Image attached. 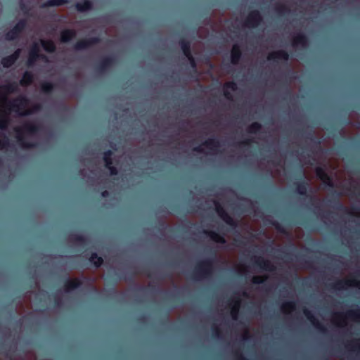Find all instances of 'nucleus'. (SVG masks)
Instances as JSON below:
<instances>
[{
  "instance_id": "f257e3e1",
  "label": "nucleus",
  "mask_w": 360,
  "mask_h": 360,
  "mask_svg": "<svg viewBox=\"0 0 360 360\" xmlns=\"http://www.w3.org/2000/svg\"><path fill=\"white\" fill-rule=\"evenodd\" d=\"M17 89L16 83H8L0 86V129L7 127L11 117L22 119L21 116L39 109V105L31 104L23 97H20L12 102L8 101V95Z\"/></svg>"
},
{
  "instance_id": "f03ea898",
  "label": "nucleus",
  "mask_w": 360,
  "mask_h": 360,
  "mask_svg": "<svg viewBox=\"0 0 360 360\" xmlns=\"http://www.w3.org/2000/svg\"><path fill=\"white\" fill-rule=\"evenodd\" d=\"M15 136L23 148L34 146L38 132V127L33 122H25L22 125L14 128Z\"/></svg>"
},
{
  "instance_id": "7ed1b4c3",
  "label": "nucleus",
  "mask_w": 360,
  "mask_h": 360,
  "mask_svg": "<svg viewBox=\"0 0 360 360\" xmlns=\"http://www.w3.org/2000/svg\"><path fill=\"white\" fill-rule=\"evenodd\" d=\"M360 322V309H352L347 313H335L332 317V322L338 327H345L349 321Z\"/></svg>"
},
{
  "instance_id": "20e7f679",
  "label": "nucleus",
  "mask_w": 360,
  "mask_h": 360,
  "mask_svg": "<svg viewBox=\"0 0 360 360\" xmlns=\"http://www.w3.org/2000/svg\"><path fill=\"white\" fill-rule=\"evenodd\" d=\"M40 46L49 52L53 51L55 49L54 44L51 41L40 40L39 43H34L29 53L28 65H32L39 58L46 61L45 56L39 54Z\"/></svg>"
},
{
  "instance_id": "39448f33",
  "label": "nucleus",
  "mask_w": 360,
  "mask_h": 360,
  "mask_svg": "<svg viewBox=\"0 0 360 360\" xmlns=\"http://www.w3.org/2000/svg\"><path fill=\"white\" fill-rule=\"evenodd\" d=\"M219 142L214 139H210L204 144L200 146L196 150L206 154H215L219 151Z\"/></svg>"
},
{
  "instance_id": "423d86ee",
  "label": "nucleus",
  "mask_w": 360,
  "mask_h": 360,
  "mask_svg": "<svg viewBox=\"0 0 360 360\" xmlns=\"http://www.w3.org/2000/svg\"><path fill=\"white\" fill-rule=\"evenodd\" d=\"M336 288L338 290L347 289L349 288H356L360 290V281L354 278H348L338 282Z\"/></svg>"
},
{
  "instance_id": "0eeeda50",
  "label": "nucleus",
  "mask_w": 360,
  "mask_h": 360,
  "mask_svg": "<svg viewBox=\"0 0 360 360\" xmlns=\"http://www.w3.org/2000/svg\"><path fill=\"white\" fill-rule=\"evenodd\" d=\"M261 20V16L258 11L251 12L245 22V25L250 27H256Z\"/></svg>"
},
{
  "instance_id": "6e6552de",
  "label": "nucleus",
  "mask_w": 360,
  "mask_h": 360,
  "mask_svg": "<svg viewBox=\"0 0 360 360\" xmlns=\"http://www.w3.org/2000/svg\"><path fill=\"white\" fill-rule=\"evenodd\" d=\"M25 26V21H20L15 27L6 34V39L11 40L15 39L18 34L24 29Z\"/></svg>"
},
{
  "instance_id": "1a4fd4ad",
  "label": "nucleus",
  "mask_w": 360,
  "mask_h": 360,
  "mask_svg": "<svg viewBox=\"0 0 360 360\" xmlns=\"http://www.w3.org/2000/svg\"><path fill=\"white\" fill-rule=\"evenodd\" d=\"M317 176L326 185L332 186V179L328 176L324 169L321 167H317L316 169Z\"/></svg>"
},
{
  "instance_id": "9d476101",
  "label": "nucleus",
  "mask_w": 360,
  "mask_h": 360,
  "mask_svg": "<svg viewBox=\"0 0 360 360\" xmlns=\"http://www.w3.org/2000/svg\"><path fill=\"white\" fill-rule=\"evenodd\" d=\"M288 58V55L286 52L283 51H274L271 53H269L268 56V60H287Z\"/></svg>"
},
{
  "instance_id": "9b49d317",
  "label": "nucleus",
  "mask_w": 360,
  "mask_h": 360,
  "mask_svg": "<svg viewBox=\"0 0 360 360\" xmlns=\"http://www.w3.org/2000/svg\"><path fill=\"white\" fill-rule=\"evenodd\" d=\"M217 212L220 217L227 224H233V219L219 205H215Z\"/></svg>"
},
{
  "instance_id": "f8f14e48",
  "label": "nucleus",
  "mask_w": 360,
  "mask_h": 360,
  "mask_svg": "<svg viewBox=\"0 0 360 360\" xmlns=\"http://www.w3.org/2000/svg\"><path fill=\"white\" fill-rule=\"evenodd\" d=\"M20 50L18 49L13 55L4 58L2 60V64L4 67L8 68L11 66L13 63L17 60V58L19 57Z\"/></svg>"
},
{
  "instance_id": "ddd939ff",
  "label": "nucleus",
  "mask_w": 360,
  "mask_h": 360,
  "mask_svg": "<svg viewBox=\"0 0 360 360\" xmlns=\"http://www.w3.org/2000/svg\"><path fill=\"white\" fill-rule=\"evenodd\" d=\"M236 90V84L233 82H227L224 87V96L228 99H232L233 96L231 92Z\"/></svg>"
},
{
  "instance_id": "4468645a",
  "label": "nucleus",
  "mask_w": 360,
  "mask_h": 360,
  "mask_svg": "<svg viewBox=\"0 0 360 360\" xmlns=\"http://www.w3.org/2000/svg\"><path fill=\"white\" fill-rule=\"evenodd\" d=\"M181 49L184 53V55L188 58L190 60V63L193 67H195V62L193 56L191 54L189 50V44L185 41H182L181 43Z\"/></svg>"
},
{
  "instance_id": "2eb2a0df",
  "label": "nucleus",
  "mask_w": 360,
  "mask_h": 360,
  "mask_svg": "<svg viewBox=\"0 0 360 360\" xmlns=\"http://www.w3.org/2000/svg\"><path fill=\"white\" fill-rule=\"evenodd\" d=\"M111 155L112 152L108 150L104 154V160L105 162V166L109 169L111 174H116L117 170L115 167H112V161H111Z\"/></svg>"
},
{
  "instance_id": "dca6fc26",
  "label": "nucleus",
  "mask_w": 360,
  "mask_h": 360,
  "mask_svg": "<svg viewBox=\"0 0 360 360\" xmlns=\"http://www.w3.org/2000/svg\"><path fill=\"white\" fill-rule=\"evenodd\" d=\"M292 44L295 47H304L307 44L306 37L301 34H298L294 37Z\"/></svg>"
},
{
  "instance_id": "f3484780",
  "label": "nucleus",
  "mask_w": 360,
  "mask_h": 360,
  "mask_svg": "<svg viewBox=\"0 0 360 360\" xmlns=\"http://www.w3.org/2000/svg\"><path fill=\"white\" fill-rule=\"evenodd\" d=\"M240 306V300L239 299L236 300L231 304V315L233 320H236Z\"/></svg>"
},
{
  "instance_id": "a211bd4d",
  "label": "nucleus",
  "mask_w": 360,
  "mask_h": 360,
  "mask_svg": "<svg viewBox=\"0 0 360 360\" xmlns=\"http://www.w3.org/2000/svg\"><path fill=\"white\" fill-rule=\"evenodd\" d=\"M304 314L307 319L311 323V324L314 326H315L317 328H321V324L319 323V321H317L316 319L314 317L313 313L311 311L305 309L304 310Z\"/></svg>"
},
{
  "instance_id": "6ab92c4d",
  "label": "nucleus",
  "mask_w": 360,
  "mask_h": 360,
  "mask_svg": "<svg viewBox=\"0 0 360 360\" xmlns=\"http://www.w3.org/2000/svg\"><path fill=\"white\" fill-rule=\"evenodd\" d=\"M240 57V50L238 45H234L231 50V62L236 64Z\"/></svg>"
},
{
  "instance_id": "aec40b11",
  "label": "nucleus",
  "mask_w": 360,
  "mask_h": 360,
  "mask_svg": "<svg viewBox=\"0 0 360 360\" xmlns=\"http://www.w3.org/2000/svg\"><path fill=\"white\" fill-rule=\"evenodd\" d=\"M81 284V282L78 279H71L67 281L65 284V291L69 292L76 288H77Z\"/></svg>"
},
{
  "instance_id": "412c9836",
  "label": "nucleus",
  "mask_w": 360,
  "mask_h": 360,
  "mask_svg": "<svg viewBox=\"0 0 360 360\" xmlns=\"http://www.w3.org/2000/svg\"><path fill=\"white\" fill-rule=\"evenodd\" d=\"M75 36V32L70 30H67L61 33V41L63 42L68 41Z\"/></svg>"
},
{
  "instance_id": "4be33fe9",
  "label": "nucleus",
  "mask_w": 360,
  "mask_h": 360,
  "mask_svg": "<svg viewBox=\"0 0 360 360\" xmlns=\"http://www.w3.org/2000/svg\"><path fill=\"white\" fill-rule=\"evenodd\" d=\"M76 6H77V8L78 11H86L89 10L91 8L92 4L90 1L85 0L82 3H77Z\"/></svg>"
},
{
  "instance_id": "5701e85b",
  "label": "nucleus",
  "mask_w": 360,
  "mask_h": 360,
  "mask_svg": "<svg viewBox=\"0 0 360 360\" xmlns=\"http://www.w3.org/2000/svg\"><path fill=\"white\" fill-rule=\"evenodd\" d=\"M295 303H293L292 302H285L283 304V305L281 307V309H282L283 312L285 313V314H290L295 309Z\"/></svg>"
},
{
  "instance_id": "b1692460",
  "label": "nucleus",
  "mask_w": 360,
  "mask_h": 360,
  "mask_svg": "<svg viewBox=\"0 0 360 360\" xmlns=\"http://www.w3.org/2000/svg\"><path fill=\"white\" fill-rule=\"evenodd\" d=\"M32 79H33V75L30 72H26L24 74L22 79L20 80V84L22 86H27L32 82Z\"/></svg>"
},
{
  "instance_id": "393cba45",
  "label": "nucleus",
  "mask_w": 360,
  "mask_h": 360,
  "mask_svg": "<svg viewBox=\"0 0 360 360\" xmlns=\"http://www.w3.org/2000/svg\"><path fill=\"white\" fill-rule=\"evenodd\" d=\"M96 41V40L94 39L92 41H89V40H82L81 41H79L78 43H77V44L75 45V49L77 50H81V49H85L86 47H87L90 44H93V43H95Z\"/></svg>"
},
{
  "instance_id": "a878e982",
  "label": "nucleus",
  "mask_w": 360,
  "mask_h": 360,
  "mask_svg": "<svg viewBox=\"0 0 360 360\" xmlns=\"http://www.w3.org/2000/svg\"><path fill=\"white\" fill-rule=\"evenodd\" d=\"M67 2L66 0H49L44 6H61Z\"/></svg>"
},
{
  "instance_id": "bb28decb",
  "label": "nucleus",
  "mask_w": 360,
  "mask_h": 360,
  "mask_svg": "<svg viewBox=\"0 0 360 360\" xmlns=\"http://www.w3.org/2000/svg\"><path fill=\"white\" fill-rule=\"evenodd\" d=\"M210 237L212 240H213L214 241H215L217 243H225V240L224 239V238H222L220 235H219L218 233H216L214 232H210Z\"/></svg>"
},
{
  "instance_id": "cd10ccee",
  "label": "nucleus",
  "mask_w": 360,
  "mask_h": 360,
  "mask_svg": "<svg viewBox=\"0 0 360 360\" xmlns=\"http://www.w3.org/2000/svg\"><path fill=\"white\" fill-rule=\"evenodd\" d=\"M258 262L261 268L265 270H271V266L269 261H265L263 259H259Z\"/></svg>"
},
{
  "instance_id": "c85d7f7f",
  "label": "nucleus",
  "mask_w": 360,
  "mask_h": 360,
  "mask_svg": "<svg viewBox=\"0 0 360 360\" xmlns=\"http://www.w3.org/2000/svg\"><path fill=\"white\" fill-rule=\"evenodd\" d=\"M90 260L97 267L99 266L102 264V262H103L102 258L98 257L96 254H92V255H91V257L90 258Z\"/></svg>"
},
{
  "instance_id": "c756f323",
  "label": "nucleus",
  "mask_w": 360,
  "mask_h": 360,
  "mask_svg": "<svg viewBox=\"0 0 360 360\" xmlns=\"http://www.w3.org/2000/svg\"><path fill=\"white\" fill-rule=\"evenodd\" d=\"M261 128V126L259 124L255 122L252 124L249 127V132L250 133H256Z\"/></svg>"
},
{
  "instance_id": "7c9ffc66",
  "label": "nucleus",
  "mask_w": 360,
  "mask_h": 360,
  "mask_svg": "<svg viewBox=\"0 0 360 360\" xmlns=\"http://www.w3.org/2000/svg\"><path fill=\"white\" fill-rule=\"evenodd\" d=\"M8 140L6 137H5V136L1 137L0 136V150L5 148L6 147V146L8 145Z\"/></svg>"
},
{
  "instance_id": "2f4dec72",
  "label": "nucleus",
  "mask_w": 360,
  "mask_h": 360,
  "mask_svg": "<svg viewBox=\"0 0 360 360\" xmlns=\"http://www.w3.org/2000/svg\"><path fill=\"white\" fill-rule=\"evenodd\" d=\"M52 84L49 82L43 83L41 85V89L44 92H48L52 89Z\"/></svg>"
},
{
  "instance_id": "473e14b6",
  "label": "nucleus",
  "mask_w": 360,
  "mask_h": 360,
  "mask_svg": "<svg viewBox=\"0 0 360 360\" xmlns=\"http://www.w3.org/2000/svg\"><path fill=\"white\" fill-rule=\"evenodd\" d=\"M264 281V279L260 276H254L253 277V283H262Z\"/></svg>"
},
{
  "instance_id": "72a5a7b5",
  "label": "nucleus",
  "mask_w": 360,
  "mask_h": 360,
  "mask_svg": "<svg viewBox=\"0 0 360 360\" xmlns=\"http://www.w3.org/2000/svg\"><path fill=\"white\" fill-rule=\"evenodd\" d=\"M306 190H307L306 188L302 187V186H299L297 188V191L300 194H304L306 192Z\"/></svg>"
},
{
  "instance_id": "f704fd0d",
  "label": "nucleus",
  "mask_w": 360,
  "mask_h": 360,
  "mask_svg": "<svg viewBox=\"0 0 360 360\" xmlns=\"http://www.w3.org/2000/svg\"><path fill=\"white\" fill-rule=\"evenodd\" d=\"M107 195H108V191H106L102 193V195L103 197H105Z\"/></svg>"
},
{
  "instance_id": "c9c22d12",
  "label": "nucleus",
  "mask_w": 360,
  "mask_h": 360,
  "mask_svg": "<svg viewBox=\"0 0 360 360\" xmlns=\"http://www.w3.org/2000/svg\"><path fill=\"white\" fill-rule=\"evenodd\" d=\"M356 345H357L358 347L360 349V340H357Z\"/></svg>"
}]
</instances>
